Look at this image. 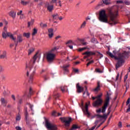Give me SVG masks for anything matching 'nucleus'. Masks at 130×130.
<instances>
[{
	"mask_svg": "<svg viewBox=\"0 0 130 130\" xmlns=\"http://www.w3.org/2000/svg\"><path fill=\"white\" fill-rule=\"evenodd\" d=\"M36 34H37V29H36V28H34L32 33V36H35V35H36Z\"/></svg>",
	"mask_w": 130,
	"mask_h": 130,
	"instance_id": "32",
	"label": "nucleus"
},
{
	"mask_svg": "<svg viewBox=\"0 0 130 130\" xmlns=\"http://www.w3.org/2000/svg\"><path fill=\"white\" fill-rule=\"evenodd\" d=\"M78 128H80V126L77 124H73L70 130H76L78 129Z\"/></svg>",
	"mask_w": 130,
	"mask_h": 130,
	"instance_id": "20",
	"label": "nucleus"
},
{
	"mask_svg": "<svg viewBox=\"0 0 130 130\" xmlns=\"http://www.w3.org/2000/svg\"><path fill=\"white\" fill-rule=\"evenodd\" d=\"M60 119L62 122H64L66 126H69L71 123V121H72L71 118L60 117Z\"/></svg>",
	"mask_w": 130,
	"mask_h": 130,
	"instance_id": "9",
	"label": "nucleus"
},
{
	"mask_svg": "<svg viewBox=\"0 0 130 130\" xmlns=\"http://www.w3.org/2000/svg\"><path fill=\"white\" fill-rule=\"evenodd\" d=\"M23 37H26V38H30V32H24L23 33Z\"/></svg>",
	"mask_w": 130,
	"mask_h": 130,
	"instance_id": "26",
	"label": "nucleus"
},
{
	"mask_svg": "<svg viewBox=\"0 0 130 130\" xmlns=\"http://www.w3.org/2000/svg\"><path fill=\"white\" fill-rule=\"evenodd\" d=\"M4 24L5 25V26H6V27H8V24H9V22L7 21V20H5L4 21Z\"/></svg>",
	"mask_w": 130,
	"mask_h": 130,
	"instance_id": "53",
	"label": "nucleus"
},
{
	"mask_svg": "<svg viewBox=\"0 0 130 130\" xmlns=\"http://www.w3.org/2000/svg\"><path fill=\"white\" fill-rule=\"evenodd\" d=\"M118 78H119V73L117 74V75L116 78V81H117V80H118Z\"/></svg>",
	"mask_w": 130,
	"mask_h": 130,
	"instance_id": "61",
	"label": "nucleus"
},
{
	"mask_svg": "<svg viewBox=\"0 0 130 130\" xmlns=\"http://www.w3.org/2000/svg\"><path fill=\"white\" fill-rule=\"evenodd\" d=\"M93 92H99L100 91V82H98V85L96 88L92 89Z\"/></svg>",
	"mask_w": 130,
	"mask_h": 130,
	"instance_id": "18",
	"label": "nucleus"
},
{
	"mask_svg": "<svg viewBox=\"0 0 130 130\" xmlns=\"http://www.w3.org/2000/svg\"><path fill=\"white\" fill-rule=\"evenodd\" d=\"M40 26L42 27V28H45V27H47V24H44L43 23H40Z\"/></svg>",
	"mask_w": 130,
	"mask_h": 130,
	"instance_id": "34",
	"label": "nucleus"
},
{
	"mask_svg": "<svg viewBox=\"0 0 130 130\" xmlns=\"http://www.w3.org/2000/svg\"><path fill=\"white\" fill-rule=\"evenodd\" d=\"M5 70L4 69V68L2 67V66L0 65V73H4Z\"/></svg>",
	"mask_w": 130,
	"mask_h": 130,
	"instance_id": "39",
	"label": "nucleus"
},
{
	"mask_svg": "<svg viewBox=\"0 0 130 130\" xmlns=\"http://www.w3.org/2000/svg\"><path fill=\"white\" fill-rule=\"evenodd\" d=\"M117 4H123V2H122V1H117Z\"/></svg>",
	"mask_w": 130,
	"mask_h": 130,
	"instance_id": "60",
	"label": "nucleus"
},
{
	"mask_svg": "<svg viewBox=\"0 0 130 130\" xmlns=\"http://www.w3.org/2000/svg\"><path fill=\"white\" fill-rule=\"evenodd\" d=\"M22 13H23V11L21 10L20 12L17 13V15L20 16V18H22V16H23V14H22Z\"/></svg>",
	"mask_w": 130,
	"mask_h": 130,
	"instance_id": "35",
	"label": "nucleus"
},
{
	"mask_svg": "<svg viewBox=\"0 0 130 130\" xmlns=\"http://www.w3.org/2000/svg\"><path fill=\"white\" fill-rule=\"evenodd\" d=\"M48 37L49 38L51 39L52 37H53V35H54V34H53V29L52 28H49L48 29Z\"/></svg>",
	"mask_w": 130,
	"mask_h": 130,
	"instance_id": "13",
	"label": "nucleus"
},
{
	"mask_svg": "<svg viewBox=\"0 0 130 130\" xmlns=\"http://www.w3.org/2000/svg\"><path fill=\"white\" fill-rule=\"evenodd\" d=\"M34 50H35V49H34V48H30L28 51V55H30L31 53L34 52Z\"/></svg>",
	"mask_w": 130,
	"mask_h": 130,
	"instance_id": "28",
	"label": "nucleus"
},
{
	"mask_svg": "<svg viewBox=\"0 0 130 130\" xmlns=\"http://www.w3.org/2000/svg\"><path fill=\"white\" fill-rule=\"evenodd\" d=\"M129 54V53L128 52L124 51L123 53L118 54V57L116 58L118 60V62L115 65L116 70H117L118 68H120L122 66V63L124 62L123 59L125 58Z\"/></svg>",
	"mask_w": 130,
	"mask_h": 130,
	"instance_id": "3",
	"label": "nucleus"
},
{
	"mask_svg": "<svg viewBox=\"0 0 130 130\" xmlns=\"http://www.w3.org/2000/svg\"><path fill=\"white\" fill-rule=\"evenodd\" d=\"M7 57V53L4 52L3 54L0 55V58H6Z\"/></svg>",
	"mask_w": 130,
	"mask_h": 130,
	"instance_id": "27",
	"label": "nucleus"
},
{
	"mask_svg": "<svg viewBox=\"0 0 130 130\" xmlns=\"http://www.w3.org/2000/svg\"><path fill=\"white\" fill-rule=\"evenodd\" d=\"M34 75H35V72L33 71V72L30 74L29 76V78L28 80V83H29V84H32V83H33V77H34Z\"/></svg>",
	"mask_w": 130,
	"mask_h": 130,
	"instance_id": "15",
	"label": "nucleus"
},
{
	"mask_svg": "<svg viewBox=\"0 0 130 130\" xmlns=\"http://www.w3.org/2000/svg\"><path fill=\"white\" fill-rule=\"evenodd\" d=\"M4 31L2 32V37L4 39H7V37H10L11 39H12L14 42H16V40L17 38L14 37L13 34L11 32H8L7 30H8V26H5L4 27Z\"/></svg>",
	"mask_w": 130,
	"mask_h": 130,
	"instance_id": "4",
	"label": "nucleus"
},
{
	"mask_svg": "<svg viewBox=\"0 0 130 130\" xmlns=\"http://www.w3.org/2000/svg\"><path fill=\"white\" fill-rule=\"evenodd\" d=\"M64 19V17H62V16H59V18L58 19H59L60 21H62V20H63Z\"/></svg>",
	"mask_w": 130,
	"mask_h": 130,
	"instance_id": "56",
	"label": "nucleus"
},
{
	"mask_svg": "<svg viewBox=\"0 0 130 130\" xmlns=\"http://www.w3.org/2000/svg\"><path fill=\"white\" fill-rule=\"evenodd\" d=\"M107 54H108L111 57H112V58H113V57H114V55H113V54H112V53H111V52H107Z\"/></svg>",
	"mask_w": 130,
	"mask_h": 130,
	"instance_id": "37",
	"label": "nucleus"
},
{
	"mask_svg": "<svg viewBox=\"0 0 130 130\" xmlns=\"http://www.w3.org/2000/svg\"><path fill=\"white\" fill-rule=\"evenodd\" d=\"M71 43H73V41L72 40H69V41H68L67 43H66V44H70Z\"/></svg>",
	"mask_w": 130,
	"mask_h": 130,
	"instance_id": "54",
	"label": "nucleus"
},
{
	"mask_svg": "<svg viewBox=\"0 0 130 130\" xmlns=\"http://www.w3.org/2000/svg\"><path fill=\"white\" fill-rule=\"evenodd\" d=\"M124 3L127 6H129V5H130V2L129 1H126V2H124Z\"/></svg>",
	"mask_w": 130,
	"mask_h": 130,
	"instance_id": "51",
	"label": "nucleus"
},
{
	"mask_svg": "<svg viewBox=\"0 0 130 130\" xmlns=\"http://www.w3.org/2000/svg\"><path fill=\"white\" fill-rule=\"evenodd\" d=\"M9 15L10 17H11V18L15 19L16 18V13L15 11H11L9 13Z\"/></svg>",
	"mask_w": 130,
	"mask_h": 130,
	"instance_id": "16",
	"label": "nucleus"
},
{
	"mask_svg": "<svg viewBox=\"0 0 130 130\" xmlns=\"http://www.w3.org/2000/svg\"><path fill=\"white\" fill-rule=\"evenodd\" d=\"M73 72H75L77 74H79V69H73Z\"/></svg>",
	"mask_w": 130,
	"mask_h": 130,
	"instance_id": "42",
	"label": "nucleus"
},
{
	"mask_svg": "<svg viewBox=\"0 0 130 130\" xmlns=\"http://www.w3.org/2000/svg\"><path fill=\"white\" fill-rule=\"evenodd\" d=\"M16 120L19 121L21 119V116L20 115H18L17 116L16 118Z\"/></svg>",
	"mask_w": 130,
	"mask_h": 130,
	"instance_id": "41",
	"label": "nucleus"
},
{
	"mask_svg": "<svg viewBox=\"0 0 130 130\" xmlns=\"http://www.w3.org/2000/svg\"><path fill=\"white\" fill-rule=\"evenodd\" d=\"M70 67V64L68 65H63L62 69L64 72L66 73H69V69H68V68Z\"/></svg>",
	"mask_w": 130,
	"mask_h": 130,
	"instance_id": "19",
	"label": "nucleus"
},
{
	"mask_svg": "<svg viewBox=\"0 0 130 130\" xmlns=\"http://www.w3.org/2000/svg\"><path fill=\"white\" fill-rule=\"evenodd\" d=\"M29 3H30V1H25L22 0L21 2V5H22V6H27V5H29Z\"/></svg>",
	"mask_w": 130,
	"mask_h": 130,
	"instance_id": "22",
	"label": "nucleus"
},
{
	"mask_svg": "<svg viewBox=\"0 0 130 130\" xmlns=\"http://www.w3.org/2000/svg\"><path fill=\"white\" fill-rule=\"evenodd\" d=\"M97 52L99 54L100 58H101V57H103V55L102 54H101V53H100L99 52Z\"/></svg>",
	"mask_w": 130,
	"mask_h": 130,
	"instance_id": "52",
	"label": "nucleus"
},
{
	"mask_svg": "<svg viewBox=\"0 0 130 130\" xmlns=\"http://www.w3.org/2000/svg\"><path fill=\"white\" fill-rule=\"evenodd\" d=\"M110 100V96H109V93H107L106 98L105 100V103L104 106L102 107V109H99L96 110L97 113H100V112H102V113H104L106 110V108H107V106H108V104H109V101Z\"/></svg>",
	"mask_w": 130,
	"mask_h": 130,
	"instance_id": "5",
	"label": "nucleus"
},
{
	"mask_svg": "<svg viewBox=\"0 0 130 130\" xmlns=\"http://www.w3.org/2000/svg\"><path fill=\"white\" fill-rule=\"evenodd\" d=\"M58 4H59V7H61V1H59Z\"/></svg>",
	"mask_w": 130,
	"mask_h": 130,
	"instance_id": "63",
	"label": "nucleus"
},
{
	"mask_svg": "<svg viewBox=\"0 0 130 130\" xmlns=\"http://www.w3.org/2000/svg\"><path fill=\"white\" fill-rule=\"evenodd\" d=\"M56 2H57V0H52L51 4H56Z\"/></svg>",
	"mask_w": 130,
	"mask_h": 130,
	"instance_id": "50",
	"label": "nucleus"
},
{
	"mask_svg": "<svg viewBox=\"0 0 130 130\" xmlns=\"http://www.w3.org/2000/svg\"><path fill=\"white\" fill-rule=\"evenodd\" d=\"M95 54H96V53L92 51H86L82 53L83 55H87L88 56V57L92 56V55H95Z\"/></svg>",
	"mask_w": 130,
	"mask_h": 130,
	"instance_id": "12",
	"label": "nucleus"
},
{
	"mask_svg": "<svg viewBox=\"0 0 130 130\" xmlns=\"http://www.w3.org/2000/svg\"><path fill=\"white\" fill-rule=\"evenodd\" d=\"M95 116L97 118H102V115H101L98 114V115H95Z\"/></svg>",
	"mask_w": 130,
	"mask_h": 130,
	"instance_id": "48",
	"label": "nucleus"
},
{
	"mask_svg": "<svg viewBox=\"0 0 130 130\" xmlns=\"http://www.w3.org/2000/svg\"><path fill=\"white\" fill-rule=\"evenodd\" d=\"M76 88L77 93H82V92H83L84 91V87L80 86L79 83L76 84Z\"/></svg>",
	"mask_w": 130,
	"mask_h": 130,
	"instance_id": "10",
	"label": "nucleus"
},
{
	"mask_svg": "<svg viewBox=\"0 0 130 130\" xmlns=\"http://www.w3.org/2000/svg\"><path fill=\"white\" fill-rule=\"evenodd\" d=\"M25 119L26 120H27V119H28V112H27V108H25Z\"/></svg>",
	"mask_w": 130,
	"mask_h": 130,
	"instance_id": "33",
	"label": "nucleus"
},
{
	"mask_svg": "<svg viewBox=\"0 0 130 130\" xmlns=\"http://www.w3.org/2000/svg\"><path fill=\"white\" fill-rule=\"evenodd\" d=\"M108 116L107 115L104 114L103 116L102 115V118H105V119H106V118H107Z\"/></svg>",
	"mask_w": 130,
	"mask_h": 130,
	"instance_id": "44",
	"label": "nucleus"
},
{
	"mask_svg": "<svg viewBox=\"0 0 130 130\" xmlns=\"http://www.w3.org/2000/svg\"><path fill=\"white\" fill-rule=\"evenodd\" d=\"M38 53H39V52H37L32 58L26 63V68H28L29 69H32V68H33V66H34V63H35L36 59H37V58L38 57Z\"/></svg>",
	"mask_w": 130,
	"mask_h": 130,
	"instance_id": "7",
	"label": "nucleus"
},
{
	"mask_svg": "<svg viewBox=\"0 0 130 130\" xmlns=\"http://www.w3.org/2000/svg\"><path fill=\"white\" fill-rule=\"evenodd\" d=\"M77 40L78 41H79L80 42H81V43H82V42H83L85 41V40L84 39H80V38H78L77 39Z\"/></svg>",
	"mask_w": 130,
	"mask_h": 130,
	"instance_id": "40",
	"label": "nucleus"
},
{
	"mask_svg": "<svg viewBox=\"0 0 130 130\" xmlns=\"http://www.w3.org/2000/svg\"><path fill=\"white\" fill-rule=\"evenodd\" d=\"M129 102H130V98H129L126 102V105H128V104H129Z\"/></svg>",
	"mask_w": 130,
	"mask_h": 130,
	"instance_id": "46",
	"label": "nucleus"
},
{
	"mask_svg": "<svg viewBox=\"0 0 130 130\" xmlns=\"http://www.w3.org/2000/svg\"><path fill=\"white\" fill-rule=\"evenodd\" d=\"M16 130H22V128H21L20 126H16Z\"/></svg>",
	"mask_w": 130,
	"mask_h": 130,
	"instance_id": "59",
	"label": "nucleus"
},
{
	"mask_svg": "<svg viewBox=\"0 0 130 130\" xmlns=\"http://www.w3.org/2000/svg\"><path fill=\"white\" fill-rule=\"evenodd\" d=\"M59 48V47H55L46 54V58L48 62L51 63V62L54 61L56 56V53H57V49Z\"/></svg>",
	"mask_w": 130,
	"mask_h": 130,
	"instance_id": "2",
	"label": "nucleus"
},
{
	"mask_svg": "<svg viewBox=\"0 0 130 130\" xmlns=\"http://www.w3.org/2000/svg\"><path fill=\"white\" fill-rule=\"evenodd\" d=\"M52 116H57V113L55 111H53L52 112Z\"/></svg>",
	"mask_w": 130,
	"mask_h": 130,
	"instance_id": "36",
	"label": "nucleus"
},
{
	"mask_svg": "<svg viewBox=\"0 0 130 130\" xmlns=\"http://www.w3.org/2000/svg\"><path fill=\"white\" fill-rule=\"evenodd\" d=\"M118 126H119L120 128L122 127V124L121 122H119L118 124Z\"/></svg>",
	"mask_w": 130,
	"mask_h": 130,
	"instance_id": "49",
	"label": "nucleus"
},
{
	"mask_svg": "<svg viewBox=\"0 0 130 130\" xmlns=\"http://www.w3.org/2000/svg\"><path fill=\"white\" fill-rule=\"evenodd\" d=\"M86 49H88V48L85 47L83 48H79L78 49V51H79V52L84 51V50H86Z\"/></svg>",
	"mask_w": 130,
	"mask_h": 130,
	"instance_id": "31",
	"label": "nucleus"
},
{
	"mask_svg": "<svg viewBox=\"0 0 130 130\" xmlns=\"http://www.w3.org/2000/svg\"><path fill=\"white\" fill-rule=\"evenodd\" d=\"M60 89L62 93L68 92V87L67 86H62L60 87Z\"/></svg>",
	"mask_w": 130,
	"mask_h": 130,
	"instance_id": "17",
	"label": "nucleus"
},
{
	"mask_svg": "<svg viewBox=\"0 0 130 130\" xmlns=\"http://www.w3.org/2000/svg\"><path fill=\"white\" fill-rule=\"evenodd\" d=\"M128 77V74H126L125 76V77L124 78V82H125V81H126V79H127Z\"/></svg>",
	"mask_w": 130,
	"mask_h": 130,
	"instance_id": "45",
	"label": "nucleus"
},
{
	"mask_svg": "<svg viewBox=\"0 0 130 130\" xmlns=\"http://www.w3.org/2000/svg\"><path fill=\"white\" fill-rule=\"evenodd\" d=\"M91 63H94V60H92L90 61L89 62H88L86 64L87 67H89V66L90 65Z\"/></svg>",
	"mask_w": 130,
	"mask_h": 130,
	"instance_id": "38",
	"label": "nucleus"
},
{
	"mask_svg": "<svg viewBox=\"0 0 130 130\" xmlns=\"http://www.w3.org/2000/svg\"><path fill=\"white\" fill-rule=\"evenodd\" d=\"M110 1L111 0H102V2L104 5L108 6V5H110V4H111V3H110Z\"/></svg>",
	"mask_w": 130,
	"mask_h": 130,
	"instance_id": "23",
	"label": "nucleus"
},
{
	"mask_svg": "<svg viewBox=\"0 0 130 130\" xmlns=\"http://www.w3.org/2000/svg\"><path fill=\"white\" fill-rule=\"evenodd\" d=\"M89 104H90V102H88V103H86L85 110V111H84L85 114L87 115L88 117H89L90 116V113H89V111H88V106H89Z\"/></svg>",
	"mask_w": 130,
	"mask_h": 130,
	"instance_id": "11",
	"label": "nucleus"
},
{
	"mask_svg": "<svg viewBox=\"0 0 130 130\" xmlns=\"http://www.w3.org/2000/svg\"><path fill=\"white\" fill-rule=\"evenodd\" d=\"M12 99H13V100H14V101H15V100H16V98H15L14 95H12Z\"/></svg>",
	"mask_w": 130,
	"mask_h": 130,
	"instance_id": "62",
	"label": "nucleus"
},
{
	"mask_svg": "<svg viewBox=\"0 0 130 130\" xmlns=\"http://www.w3.org/2000/svg\"><path fill=\"white\" fill-rule=\"evenodd\" d=\"M23 41V38H22V36L21 35H19L17 36V42H22Z\"/></svg>",
	"mask_w": 130,
	"mask_h": 130,
	"instance_id": "21",
	"label": "nucleus"
},
{
	"mask_svg": "<svg viewBox=\"0 0 130 130\" xmlns=\"http://www.w3.org/2000/svg\"><path fill=\"white\" fill-rule=\"evenodd\" d=\"M59 38H61V37L60 36H57V37H55V40H58Z\"/></svg>",
	"mask_w": 130,
	"mask_h": 130,
	"instance_id": "57",
	"label": "nucleus"
},
{
	"mask_svg": "<svg viewBox=\"0 0 130 130\" xmlns=\"http://www.w3.org/2000/svg\"><path fill=\"white\" fill-rule=\"evenodd\" d=\"M4 26V23L3 22H0V27H3Z\"/></svg>",
	"mask_w": 130,
	"mask_h": 130,
	"instance_id": "64",
	"label": "nucleus"
},
{
	"mask_svg": "<svg viewBox=\"0 0 130 130\" xmlns=\"http://www.w3.org/2000/svg\"><path fill=\"white\" fill-rule=\"evenodd\" d=\"M107 10L108 11V16L109 17L110 21H108V17L106 14L105 10L100 11L99 13V21L103 22V23H108L111 26L118 24V20L116 19V18L118 17V11H112V8H108Z\"/></svg>",
	"mask_w": 130,
	"mask_h": 130,
	"instance_id": "1",
	"label": "nucleus"
},
{
	"mask_svg": "<svg viewBox=\"0 0 130 130\" xmlns=\"http://www.w3.org/2000/svg\"><path fill=\"white\" fill-rule=\"evenodd\" d=\"M87 24V22L86 21H83L81 25L80 26V29H83V28H85L86 27V24Z\"/></svg>",
	"mask_w": 130,
	"mask_h": 130,
	"instance_id": "29",
	"label": "nucleus"
},
{
	"mask_svg": "<svg viewBox=\"0 0 130 130\" xmlns=\"http://www.w3.org/2000/svg\"><path fill=\"white\" fill-rule=\"evenodd\" d=\"M33 24H34V19H31L30 21L28 22L27 27L30 28L31 26H33Z\"/></svg>",
	"mask_w": 130,
	"mask_h": 130,
	"instance_id": "25",
	"label": "nucleus"
},
{
	"mask_svg": "<svg viewBox=\"0 0 130 130\" xmlns=\"http://www.w3.org/2000/svg\"><path fill=\"white\" fill-rule=\"evenodd\" d=\"M95 72H96V73H102V71H101L100 69L97 68L95 69Z\"/></svg>",
	"mask_w": 130,
	"mask_h": 130,
	"instance_id": "43",
	"label": "nucleus"
},
{
	"mask_svg": "<svg viewBox=\"0 0 130 130\" xmlns=\"http://www.w3.org/2000/svg\"><path fill=\"white\" fill-rule=\"evenodd\" d=\"M91 42H93V43L96 42V43H98V42H97V40H96L95 39L93 38V39H92L91 40Z\"/></svg>",
	"mask_w": 130,
	"mask_h": 130,
	"instance_id": "55",
	"label": "nucleus"
},
{
	"mask_svg": "<svg viewBox=\"0 0 130 130\" xmlns=\"http://www.w3.org/2000/svg\"><path fill=\"white\" fill-rule=\"evenodd\" d=\"M82 45H83L84 46H86L87 44H88V43L86 42H82L81 43Z\"/></svg>",
	"mask_w": 130,
	"mask_h": 130,
	"instance_id": "47",
	"label": "nucleus"
},
{
	"mask_svg": "<svg viewBox=\"0 0 130 130\" xmlns=\"http://www.w3.org/2000/svg\"><path fill=\"white\" fill-rule=\"evenodd\" d=\"M48 10L49 11V12H51L52 11V10H53V6L52 5H49L48 6Z\"/></svg>",
	"mask_w": 130,
	"mask_h": 130,
	"instance_id": "30",
	"label": "nucleus"
},
{
	"mask_svg": "<svg viewBox=\"0 0 130 130\" xmlns=\"http://www.w3.org/2000/svg\"><path fill=\"white\" fill-rule=\"evenodd\" d=\"M46 126L49 130H57L56 125L52 124L48 121V120H46Z\"/></svg>",
	"mask_w": 130,
	"mask_h": 130,
	"instance_id": "8",
	"label": "nucleus"
},
{
	"mask_svg": "<svg viewBox=\"0 0 130 130\" xmlns=\"http://www.w3.org/2000/svg\"><path fill=\"white\" fill-rule=\"evenodd\" d=\"M96 100L92 103V106L93 107H98V106H101L102 105V102H103V100H102V93L97 95Z\"/></svg>",
	"mask_w": 130,
	"mask_h": 130,
	"instance_id": "6",
	"label": "nucleus"
},
{
	"mask_svg": "<svg viewBox=\"0 0 130 130\" xmlns=\"http://www.w3.org/2000/svg\"><path fill=\"white\" fill-rule=\"evenodd\" d=\"M59 15L57 13H55L52 15L53 20H58Z\"/></svg>",
	"mask_w": 130,
	"mask_h": 130,
	"instance_id": "24",
	"label": "nucleus"
},
{
	"mask_svg": "<svg viewBox=\"0 0 130 130\" xmlns=\"http://www.w3.org/2000/svg\"><path fill=\"white\" fill-rule=\"evenodd\" d=\"M1 104L3 105V106H4V107H6L7 106V104H8V101L6 100L5 98H2L1 99Z\"/></svg>",
	"mask_w": 130,
	"mask_h": 130,
	"instance_id": "14",
	"label": "nucleus"
},
{
	"mask_svg": "<svg viewBox=\"0 0 130 130\" xmlns=\"http://www.w3.org/2000/svg\"><path fill=\"white\" fill-rule=\"evenodd\" d=\"M130 111V104L128 105V109L126 110V112H129Z\"/></svg>",
	"mask_w": 130,
	"mask_h": 130,
	"instance_id": "58",
	"label": "nucleus"
}]
</instances>
